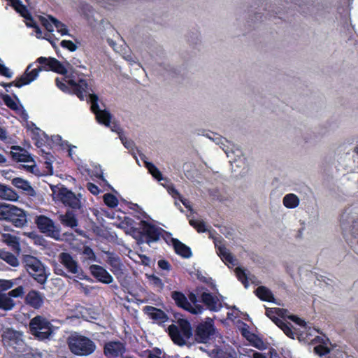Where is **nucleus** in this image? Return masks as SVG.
<instances>
[{
  "label": "nucleus",
  "mask_w": 358,
  "mask_h": 358,
  "mask_svg": "<svg viewBox=\"0 0 358 358\" xmlns=\"http://www.w3.org/2000/svg\"><path fill=\"white\" fill-rule=\"evenodd\" d=\"M10 205L6 203L0 202V220L7 222Z\"/></svg>",
  "instance_id": "nucleus-39"
},
{
  "label": "nucleus",
  "mask_w": 358,
  "mask_h": 358,
  "mask_svg": "<svg viewBox=\"0 0 358 358\" xmlns=\"http://www.w3.org/2000/svg\"><path fill=\"white\" fill-rule=\"evenodd\" d=\"M27 128L28 130H31L34 135L39 136V134L41 131V130L38 127H37L34 123H33L32 122H27Z\"/></svg>",
  "instance_id": "nucleus-50"
},
{
  "label": "nucleus",
  "mask_w": 358,
  "mask_h": 358,
  "mask_svg": "<svg viewBox=\"0 0 358 358\" xmlns=\"http://www.w3.org/2000/svg\"><path fill=\"white\" fill-rule=\"evenodd\" d=\"M44 295L40 292L34 289L30 290L25 296L24 302L29 306L39 309L44 303Z\"/></svg>",
  "instance_id": "nucleus-22"
},
{
  "label": "nucleus",
  "mask_w": 358,
  "mask_h": 358,
  "mask_svg": "<svg viewBox=\"0 0 358 358\" xmlns=\"http://www.w3.org/2000/svg\"><path fill=\"white\" fill-rule=\"evenodd\" d=\"M145 167L149 173L158 181L163 180V176L159 169L152 162H145Z\"/></svg>",
  "instance_id": "nucleus-35"
},
{
  "label": "nucleus",
  "mask_w": 358,
  "mask_h": 358,
  "mask_svg": "<svg viewBox=\"0 0 358 358\" xmlns=\"http://www.w3.org/2000/svg\"><path fill=\"white\" fill-rule=\"evenodd\" d=\"M0 258L13 267L17 266L19 265V261L17 258L10 252L1 250Z\"/></svg>",
  "instance_id": "nucleus-32"
},
{
  "label": "nucleus",
  "mask_w": 358,
  "mask_h": 358,
  "mask_svg": "<svg viewBox=\"0 0 358 358\" xmlns=\"http://www.w3.org/2000/svg\"><path fill=\"white\" fill-rule=\"evenodd\" d=\"M31 65L27 67L24 73L15 82V86L21 87L23 85L29 84L36 78L38 72L42 70V67H38V69H34L29 71Z\"/></svg>",
  "instance_id": "nucleus-23"
},
{
  "label": "nucleus",
  "mask_w": 358,
  "mask_h": 358,
  "mask_svg": "<svg viewBox=\"0 0 358 358\" xmlns=\"http://www.w3.org/2000/svg\"><path fill=\"white\" fill-rule=\"evenodd\" d=\"M196 277H197V279H198L199 281H201V282H203V283H206V284H208V283L209 280H211V278H206V277L203 276V275L202 274H201V273H199V274L198 273V274L196 275Z\"/></svg>",
  "instance_id": "nucleus-61"
},
{
  "label": "nucleus",
  "mask_w": 358,
  "mask_h": 358,
  "mask_svg": "<svg viewBox=\"0 0 358 358\" xmlns=\"http://www.w3.org/2000/svg\"><path fill=\"white\" fill-rule=\"evenodd\" d=\"M155 351H156V352H157L158 355H155V354H153V353L152 352V351H151V350H145L144 352H145V354H147V355H147V357H148V358H161V357H159V355L161 354V350H160L159 349H158V348H156V349H155Z\"/></svg>",
  "instance_id": "nucleus-59"
},
{
  "label": "nucleus",
  "mask_w": 358,
  "mask_h": 358,
  "mask_svg": "<svg viewBox=\"0 0 358 358\" xmlns=\"http://www.w3.org/2000/svg\"><path fill=\"white\" fill-rule=\"evenodd\" d=\"M126 352L125 344L120 341L106 342L103 346V354L107 357L116 358Z\"/></svg>",
  "instance_id": "nucleus-15"
},
{
  "label": "nucleus",
  "mask_w": 358,
  "mask_h": 358,
  "mask_svg": "<svg viewBox=\"0 0 358 358\" xmlns=\"http://www.w3.org/2000/svg\"><path fill=\"white\" fill-rule=\"evenodd\" d=\"M313 351L316 355L322 357L329 354L330 349L326 345H318L314 348Z\"/></svg>",
  "instance_id": "nucleus-44"
},
{
  "label": "nucleus",
  "mask_w": 358,
  "mask_h": 358,
  "mask_svg": "<svg viewBox=\"0 0 358 358\" xmlns=\"http://www.w3.org/2000/svg\"><path fill=\"white\" fill-rule=\"evenodd\" d=\"M24 293V289L22 286H18L16 288L10 291L7 294L12 299V297L17 298L22 296Z\"/></svg>",
  "instance_id": "nucleus-46"
},
{
  "label": "nucleus",
  "mask_w": 358,
  "mask_h": 358,
  "mask_svg": "<svg viewBox=\"0 0 358 358\" xmlns=\"http://www.w3.org/2000/svg\"><path fill=\"white\" fill-rule=\"evenodd\" d=\"M174 318L177 324L169 325L167 332L173 343L183 346L186 341L192 337V328L189 321L182 317L181 314L174 313Z\"/></svg>",
  "instance_id": "nucleus-2"
},
{
  "label": "nucleus",
  "mask_w": 358,
  "mask_h": 358,
  "mask_svg": "<svg viewBox=\"0 0 358 358\" xmlns=\"http://www.w3.org/2000/svg\"><path fill=\"white\" fill-rule=\"evenodd\" d=\"M275 310V308H267L266 309V315L268 317H269L270 319H271L272 320H275V317L274 316Z\"/></svg>",
  "instance_id": "nucleus-60"
},
{
  "label": "nucleus",
  "mask_w": 358,
  "mask_h": 358,
  "mask_svg": "<svg viewBox=\"0 0 358 358\" xmlns=\"http://www.w3.org/2000/svg\"><path fill=\"white\" fill-rule=\"evenodd\" d=\"M12 185L18 189L27 192L29 195H33V193L34 192V190L30 185L29 182L21 178H13L12 180Z\"/></svg>",
  "instance_id": "nucleus-29"
},
{
  "label": "nucleus",
  "mask_w": 358,
  "mask_h": 358,
  "mask_svg": "<svg viewBox=\"0 0 358 358\" xmlns=\"http://www.w3.org/2000/svg\"><path fill=\"white\" fill-rule=\"evenodd\" d=\"M103 201L110 208H115L118 205L117 199L110 193H106L103 195Z\"/></svg>",
  "instance_id": "nucleus-38"
},
{
  "label": "nucleus",
  "mask_w": 358,
  "mask_h": 358,
  "mask_svg": "<svg viewBox=\"0 0 358 358\" xmlns=\"http://www.w3.org/2000/svg\"><path fill=\"white\" fill-rule=\"evenodd\" d=\"M215 247H217V253L218 256H220L222 253L225 252L227 250V248L224 245L218 246L217 244H215Z\"/></svg>",
  "instance_id": "nucleus-63"
},
{
  "label": "nucleus",
  "mask_w": 358,
  "mask_h": 358,
  "mask_svg": "<svg viewBox=\"0 0 358 358\" xmlns=\"http://www.w3.org/2000/svg\"><path fill=\"white\" fill-rule=\"evenodd\" d=\"M8 215L7 222L10 223L13 226L22 228L26 225L27 222V215L24 210L14 205H10V210Z\"/></svg>",
  "instance_id": "nucleus-14"
},
{
  "label": "nucleus",
  "mask_w": 358,
  "mask_h": 358,
  "mask_svg": "<svg viewBox=\"0 0 358 358\" xmlns=\"http://www.w3.org/2000/svg\"><path fill=\"white\" fill-rule=\"evenodd\" d=\"M188 299L190 301L189 303L191 304H194L193 308H196V306H200L199 304H197L198 302H200V300L198 299V297L196 294L190 292L188 295Z\"/></svg>",
  "instance_id": "nucleus-57"
},
{
  "label": "nucleus",
  "mask_w": 358,
  "mask_h": 358,
  "mask_svg": "<svg viewBox=\"0 0 358 358\" xmlns=\"http://www.w3.org/2000/svg\"><path fill=\"white\" fill-rule=\"evenodd\" d=\"M41 21L48 31H52L54 26L62 36L69 34L66 25L50 15H48V19L41 17Z\"/></svg>",
  "instance_id": "nucleus-21"
},
{
  "label": "nucleus",
  "mask_w": 358,
  "mask_h": 358,
  "mask_svg": "<svg viewBox=\"0 0 358 358\" xmlns=\"http://www.w3.org/2000/svg\"><path fill=\"white\" fill-rule=\"evenodd\" d=\"M255 293L256 296L263 301L273 302L274 296L272 292L264 286L258 287Z\"/></svg>",
  "instance_id": "nucleus-27"
},
{
  "label": "nucleus",
  "mask_w": 358,
  "mask_h": 358,
  "mask_svg": "<svg viewBox=\"0 0 358 358\" xmlns=\"http://www.w3.org/2000/svg\"><path fill=\"white\" fill-rule=\"evenodd\" d=\"M189 223L198 233H204L207 231L206 224L203 220L192 219Z\"/></svg>",
  "instance_id": "nucleus-37"
},
{
  "label": "nucleus",
  "mask_w": 358,
  "mask_h": 358,
  "mask_svg": "<svg viewBox=\"0 0 358 358\" xmlns=\"http://www.w3.org/2000/svg\"><path fill=\"white\" fill-rule=\"evenodd\" d=\"M91 275L96 280L103 284H110L113 281L112 275L103 266L92 264L89 267Z\"/></svg>",
  "instance_id": "nucleus-20"
},
{
  "label": "nucleus",
  "mask_w": 358,
  "mask_h": 358,
  "mask_svg": "<svg viewBox=\"0 0 358 358\" xmlns=\"http://www.w3.org/2000/svg\"><path fill=\"white\" fill-rule=\"evenodd\" d=\"M222 358H237L236 353L224 352Z\"/></svg>",
  "instance_id": "nucleus-64"
},
{
  "label": "nucleus",
  "mask_w": 358,
  "mask_h": 358,
  "mask_svg": "<svg viewBox=\"0 0 358 358\" xmlns=\"http://www.w3.org/2000/svg\"><path fill=\"white\" fill-rule=\"evenodd\" d=\"M295 4L298 6V10L303 14H307L310 12L309 6L305 2L301 0H297Z\"/></svg>",
  "instance_id": "nucleus-49"
},
{
  "label": "nucleus",
  "mask_w": 358,
  "mask_h": 358,
  "mask_svg": "<svg viewBox=\"0 0 358 358\" xmlns=\"http://www.w3.org/2000/svg\"><path fill=\"white\" fill-rule=\"evenodd\" d=\"M58 260L69 273L78 274L79 271L83 273L78 262L73 259L70 253L65 252H61L58 255Z\"/></svg>",
  "instance_id": "nucleus-16"
},
{
  "label": "nucleus",
  "mask_w": 358,
  "mask_h": 358,
  "mask_svg": "<svg viewBox=\"0 0 358 358\" xmlns=\"http://www.w3.org/2000/svg\"><path fill=\"white\" fill-rule=\"evenodd\" d=\"M29 331L35 338L39 341H44L50 338L53 333V326L45 317L36 315L29 322Z\"/></svg>",
  "instance_id": "nucleus-4"
},
{
  "label": "nucleus",
  "mask_w": 358,
  "mask_h": 358,
  "mask_svg": "<svg viewBox=\"0 0 358 358\" xmlns=\"http://www.w3.org/2000/svg\"><path fill=\"white\" fill-rule=\"evenodd\" d=\"M200 290H206L200 294V302L203 303L207 310L211 312H218L222 308L223 296L221 294L214 295L208 292L207 289L203 287H197L196 294H199Z\"/></svg>",
  "instance_id": "nucleus-11"
},
{
  "label": "nucleus",
  "mask_w": 358,
  "mask_h": 358,
  "mask_svg": "<svg viewBox=\"0 0 358 358\" xmlns=\"http://www.w3.org/2000/svg\"><path fill=\"white\" fill-rule=\"evenodd\" d=\"M96 115V121L102 125H104L106 127L110 129V130L113 132L117 133L120 138L125 146V148H129L131 147L133 142L128 141L127 138L122 136V129L120 126V124L118 120H115L112 113H94Z\"/></svg>",
  "instance_id": "nucleus-8"
},
{
  "label": "nucleus",
  "mask_w": 358,
  "mask_h": 358,
  "mask_svg": "<svg viewBox=\"0 0 358 358\" xmlns=\"http://www.w3.org/2000/svg\"><path fill=\"white\" fill-rule=\"evenodd\" d=\"M282 203L287 208H295L299 204V199L296 194L289 193L284 196Z\"/></svg>",
  "instance_id": "nucleus-31"
},
{
  "label": "nucleus",
  "mask_w": 358,
  "mask_h": 358,
  "mask_svg": "<svg viewBox=\"0 0 358 358\" xmlns=\"http://www.w3.org/2000/svg\"><path fill=\"white\" fill-rule=\"evenodd\" d=\"M15 9L20 13L21 15L26 20H31V15L28 12L25 6H24L20 0H10Z\"/></svg>",
  "instance_id": "nucleus-34"
},
{
  "label": "nucleus",
  "mask_w": 358,
  "mask_h": 358,
  "mask_svg": "<svg viewBox=\"0 0 358 358\" xmlns=\"http://www.w3.org/2000/svg\"><path fill=\"white\" fill-rule=\"evenodd\" d=\"M2 343L7 350L11 352H22L24 342L22 334L18 331L8 328L2 334Z\"/></svg>",
  "instance_id": "nucleus-6"
},
{
  "label": "nucleus",
  "mask_w": 358,
  "mask_h": 358,
  "mask_svg": "<svg viewBox=\"0 0 358 358\" xmlns=\"http://www.w3.org/2000/svg\"><path fill=\"white\" fill-rule=\"evenodd\" d=\"M171 242L173 245L174 252L179 256L185 259H189L192 256L191 248L182 243L180 240L176 238H171Z\"/></svg>",
  "instance_id": "nucleus-24"
},
{
  "label": "nucleus",
  "mask_w": 358,
  "mask_h": 358,
  "mask_svg": "<svg viewBox=\"0 0 358 358\" xmlns=\"http://www.w3.org/2000/svg\"><path fill=\"white\" fill-rule=\"evenodd\" d=\"M51 266L53 269L54 273L57 275H61L64 278L69 277L67 273L64 271V270L62 268V265L55 261H52L51 262Z\"/></svg>",
  "instance_id": "nucleus-42"
},
{
  "label": "nucleus",
  "mask_w": 358,
  "mask_h": 358,
  "mask_svg": "<svg viewBox=\"0 0 358 358\" xmlns=\"http://www.w3.org/2000/svg\"><path fill=\"white\" fill-rule=\"evenodd\" d=\"M15 305V301L7 294L0 292V309L8 311L12 310Z\"/></svg>",
  "instance_id": "nucleus-30"
},
{
  "label": "nucleus",
  "mask_w": 358,
  "mask_h": 358,
  "mask_svg": "<svg viewBox=\"0 0 358 358\" xmlns=\"http://www.w3.org/2000/svg\"><path fill=\"white\" fill-rule=\"evenodd\" d=\"M51 141L55 145H59L62 148L64 147V144L69 148V155H71V145H68L67 142H64L62 137L59 135L52 136Z\"/></svg>",
  "instance_id": "nucleus-43"
},
{
  "label": "nucleus",
  "mask_w": 358,
  "mask_h": 358,
  "mask_svg": "<svg viewBox=\"0 0 358 358\" xmlns=\"http://www.w3.org/2000/svg\"><path fill=\"white\" fill-rule=\"evenodd\" d=\"M57 196L65 206H69L73 209H78L80 207L79 199L76 197L73 192L66 187H63L60 188Z\"/></svg>",
  "instance_id": "nucleus-18"
},
{
  "label": "nucleus",
  "mask_w": 358,
  "mask_h": 358,
  "mask_svg": "<svg viewBox=\"0 0 358 358\" xmlns=\"http://www.w3.org/2000/svg\"><path fill=\"white\" fill-rule=\"evenodd\" d=\"M171 298L173 299L177 306L192 314H200L204 310L202 306H196V308H193V306L189 303L186 296L181 292H172Z\"/></svg>",
  "instance_id": "nucleus-13"
},
{
  "label": "nucleus",
  "mask_w": 358,
  "mask_h": 358,
  "mask_svg": "<svg viewBox=\"0 0 358 358\" xmlns=\"http://www.w3.org/2000/svg\"><path fill=\"white\" fill-rule=\"evenodd\" d=\"M62 222L64 225L73 228L78 225V220L73 212L68 211L61 217Z\"/></svg>",
  "instance_id": "nucleus-33"
},
{
  "label": "nucleus",
  "mask_w": 358,
  "mask_h": 358,
  "mask_svg": "<svg viewBox=\"0 0 358 358\" xmlns=\"http://www.w3.org/2000/svg\"><path fill=\"white\" fill-rule=\"evenodd\" d=\"M199 323L194 331V339L198 343H207L215 333V327L213 320L208 319Z\"/></svg>",
  "instance_id": "nucleus-12"
},
{
  "label": "nucleus",
  "mask_w": 358,
  "mask_h": 358,
  "mask_svg": "<svg viewBox=\"0 0 358 358\" xmlns=\"http://www.w3.org/2000/svg\"><path fill=\"white\" fill-rule=\"evenodd\" d=\"M3 100L5 104L9 107L11 110H15L17 109V105L15 101L9 96V95H3Z\"/></svg>",
  "instance_id": "nucleus-47"
},
{
  "label": "nucleus",
  "mask_w": 358,
  "mask_h": 358,
  "mask_svg": "<svg viewBox=\"0 0 358 358\" xmlns=\"http://www.w3.org/2000/svg\"><path fill=\"white\" fill-rule=\"evenodd\" d=\"M56 85L61 90L73 93L80 100H86L90 104L92 112H108L106 109L99 108V98L96 94L90 93V89L85 80H75L69 78L66 84L57 78Z\"/></svg>",
  "instance_id": "nucleus-1"
},
{
  "label": "nucleus",
  "mask_w": 358,
  "mask_h": 358,
  "mask_svg": "<svg viewBox=\"0 0 358 358\" xmlns=\"http://www.w3.org/2000/svg\"><path fill=\"white\" fill-rule=\"evenodd\" d=\"M83 254L85 255L86 258L90 261H96V257L94 250L90 246H84Z\"/></svg>",
  "instance_id": "nucleus-45"
},
{
  "label": "nucleus",
  "mask_w": 358,
  "mask_h": 358,
  "mask_svg": "<svg viewBox=\"0 0 358 358\" xmlns=\"http://www.w3.org/2000/svg\"><path fill=\"white\" fill-rule=\"evenodd\" d=\"M143 311L150 319L159 325L163 324L169 319L168 315L164 310L152 306H145Z\"/></svg>",
  "instance_id": "nucleus-19"
},
{
  "label": "nucleus",
  "mask_w": 358,
  "mask_h": 358,
  "mask_svg": "<svg viewBox=\"0 0 358 358\" xmlns=\"http://www.w3.org/2000/svg\"><path fill=\"white\" fill-rule=\"evenodd\" d=\"M0 73L7 78H11L12 75H13V73L10 71V69L1 63H0Z\"/></svg>",
  "instance_id": "nucleus-56"
},
{
  "label": "nucleus",
  "mask_w": 358,
  "mask_h": 358,
  "mask_svg": "<svg viewBox=\"0 0 358 358\" xmlns=\"http://www.w3.org/2000/svg\"><path fill=\"white\" fill-rule=\"evenodd\" d=\"M288 318L290 320H292V322H294L295 324H296L297 325H299L303 327L306 326V322L303 320L299 317L297 315H291L288 316Z\"/></svg>",
  "instance_id": "nucleus-51"
},
{
  "label": "nucleus",
  "mask_w": 358,
  "mask_h": 358,
  "mask_svg": "<svg viewBox=\"0 0 358 358\" xmlns=\"http://www.w3.org/2000/svg\"><path fill=\"white\" fill-rule=\"evenodd\" d=\"M249 341L252 346L259 350H264L266 348V345L263 340L257 335L253 334L252 338Z\"/></svg>",
  "instance_id": "nucleus-41"
},
{
  "label": "nucleus",
  "mask_w": 358,
  "mask_h": 358,
  "mask_svg": "<svg viewBox=\"0 0 358 358\" xmlns=\"http://www.w3.org/2000/svg\"><path fill=\"white\" fill-rule=\"evenodd\" d=\"M69 348L76 355L88 356L95 351L96 345L93 341L86 336H76L69 340Z\"/></svg>",
  "instance_id": "nucleus-5"
},
{
  "label": "nucleus",
  "mask_w": 358,
  "mask_h": 358,
  "mask_svg": "<svg viewBox=\"0 0 358 358\" xmlns=\"http://www.w3.org/2000/svg\"><path fill=\"white\" fill-rule=\"evenodd\" d=\"M37 62L41 64H45L48 66V68L45 67V70H51L62 75H66L68 71L67 69L71 70L73 66H80V62L76 58H73L70 62H66V67L57 59L52 57L46 58L41 57L38 58Z\"/></svg>",
  "instance_id": "nucleus-9"
},
{
  "label": "nucleus",
  "mask_w": 358,
  "mask_h": 358,
  "mask_svg": "<svg viewBox=\"0 0 358 358\" xmlns=\"http://www.w3.org/2000/svg\"><path fill=\"white\" fill-rule=\"evenodd\" d=\"M106 262L110 266V270L116 276L117 278L122 277L124 272V264L120 257L112 252H106Z\"/></svg>",
  "instance_id": "nucleus-17"
},
{
  "label": "nucleus",
  "mask_w": 358,
  "mask_h": 358,
  "mask_svg": "<svg viewBox=\"0 0 358 358\" xmlns=\"http://www.w3.org/2000/svg\"><path fill=\"white\" fill-rule=\"evenodd\" d=\"M158 266L162 270L169 271L171 268L170 263L166 259H160L157 262Z\"/></svg>",
  "instance_id": "nucleus-55"
},
{
  "label": "nucleus",
  "mask_w": 358,
  "mask_h": 358,
  "mask_svg": "<svg viewBox=\"0 0 358 358\" xmlns=\"http://www.w3.org/2000/svg\"><path fill=\"white\" fill-rule=\"evenodd\" d=\"M13 286V282L8 280H0V288L2 290H8Z\"/></svg>",
  "instance_id": "nucleus-54"
},
{
  "label": "nucleus",
  "mask_w": 358,
  "mask_h": 358,
  "mask_svg": "<svg viewBox=\"0 0 358 358\" xmlns=\"http://www.w3.org/2000/svg\"><path fill=\"white\" fill-rule=\"evenodd\" d=\"M235 273L238 280L242 282L245 288H248L249 282L245 271L241 267H237L235 269Z\"/></svg>",
  "instance_id": "nucleus-36"
},
{
  "label": "nucleus",
  "mask_w": 358,
  "mask_h": 358,
  "mask_svg": "<svg viewBox=\"0 0 358 358\" xmlns=\"http://www.w3.org/2000/svg\"><path fill=\"white\" fill-rule=\"evenodd\" d=\"M61 46L69 50L71 52L76 50L78 48L77 45L71 41L63 40L60 43Z\"/></svg>",
  "instance_id": "nucleus-48"
},
{
  "label": "nucleus",
  "mask_w": 358,
  "mask_h": 358,
  "mask_svg": "<svg viewBox=\"0 0 358 358\" xmlns=\"http://www.w3.org/2000/svg\"><path fill=\"white\" fill-rule=\"evenodd\" d=\"M222 260L225 264H231L232 265H235L236 259L231 253L227 254V255H226V257H224Z\"/></svg>",
  "instance_id": "nucleus-58"
},
{
  "label": "nucleus",
  "mask_w": 358,
  "mask_h": 358,
  "mask_svg": "<svg viewBox=\"0 0 358 358\" xmlns=\"http://www.w3.org/2000/svg\"><path fill=\"white\" fill-rule=\"evenodd\" d=\"M0 197L9 201H16L18 194L10 187L0 184Z\"/></svg>",
  "instance_id": "nucleus-28"
},
{
  "label": "nucleus",
  "mask_w": 358,
  "mask_h": 358,
  "mask_svg": "<svg viewBox=\"0 0 358 358\" xmlns=\"http://www.w3.org/2000/svg\"><path fill=\"white\" fill-rule=\"evenodd\" d=\"M273 321L287 337L292 339L294 338L296 334L293 331L292 326L290 323L286 322L278 317H275V320H273Z\"/></svg>",
  "instance_id": "nucleus-26"
},
{
  "label": "nucleus",
  "mask_w": 358,
  "mask_h": 358,
  "mask_svg": "<svg viewBox=\"0 0 358 358\" xmlns=\"http://www.w3.org/2000/svg\"><path fill=\"white\" fill-rule=\"evenodd\" d=\"M87 189L94 195H98L100 192L99 187L92 182H87Z\"/></svg>",
  "instance_id": "nucleus-53"
},
{
  "label": "nucleus",
  "mask_w": 358,
  "mask_h": 358,
  "mask_svg": "<svg viewBox=\"0 0 358 358\" xmlns=\"http://www.w3.org/2000/svg\"><path fill=\"white\" fill-rule=\"evenodd\" d=\"M268 354H269L270 358H280V357L279 356L277 351L273 348H271L269 350Z\"/></svg>",
  "instance_id": "nucleus-62"
},
{
  "label": "nucleus",
  "mask_w": 358,
  "mask_h": 358,
  "mask_svg": "<svg viewBox=\"0 0 358 358\" xmlns=\"http://www.w3.org/2000/svg\"><path fill=\"white\" fill-rule=\"evenodd\" d=\"M34 222L41 233L56 240L59 239L60 229L52 219L40 215L35 217Z\"/></svg>",
  "instance_id": "nucleus-10"
},
{
  "label": "nucleus",
  "mask_w": 358,
  "mask_h": 358,
  "mask_svg": "<svg viewBox=\"0 0 358 358\" xmlns=\"http://www.w3.org/2000/svg\"><path fill=\"white\" fill-rule=\"evenodd\" d=\"M10 155L13 160L17 162H34L31 155L25 149L20 147L12 148Z\"/></svg>",
  "instance_id": "nucleus-25"
},
{
  "label": "nucleus",
  "mask_w": 358,
  "mask_h": 358,
  "mask_svg": "<svg viewBox=\"0 0 358 358\" xmlns=\"http://www.w3.org/2000/svg\"><path fill=\"white\" fill-rule=\"evenodd\" d=\"M352 236L355 239H357L358 244V218L353 221L351 229Z\"/></svg>",
  "instance_id": "nucleus-52"
},
{
  "label": "nucleus",
  "mask_w": 358,
  "mask_h": 358,
  "mask_svg": "<svg viewBox=\"0 0 358 358\" xmlns=\"http://www.w3.org/2000/svg\"><path fill=\"white\" fill-rule=\"evenodd\" d=\"M22 264L29 274L38 283L43 285L47 281L49 273L43 264L36 257L25 255L22 257Z\"/></svg>",
  "instance_id": "nucleus-3"
},
{
  "label": "nucleus",
  "mask_w": 358,
  "mask_h": 358,
  "mask_svg": "<svg viewBox=\"0 0 358 358\" xmlns=\"http://www.w3.org/2000/svg\"><path fill=\"white\" fill-rule=\"evenodd\" d=\"M149 280L150 284L157 289V291H162L164 287V284L162 282V279L159 277L151 275L149 276Z\"/></svg>",
  "instance_id": "nucleus-40"
},
{
  "label": "nucleus",
  "mask_w": 358,
  "mask_h": 358,
  "mask_svg": "<svg viewBox=\"0 0 358 358\" xmlns=\"http://www.w3.org/2000/svg\"><path fill=\"white\" fill-rule=\"evenodd\" d=\"M139 225L141 229L140 231L141 239L145 238V242L148 244L157 242L162 234H165L168 237L171 236L170 232H168L162 228L157 227L145 220H141ZM141 241L143 242L142 240H141Z\"/></svg>",
  "instance_id": "nucleus-7"
}]
</instances>
